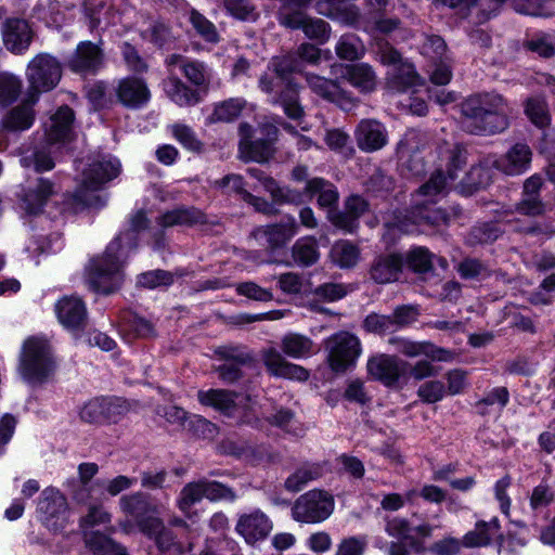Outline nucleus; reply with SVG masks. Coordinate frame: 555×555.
<instances>
[{
    "mask_svg": "<svg viewBox=\"0 0 555 555\" xmlns=\"http://www.w3.org/2000/svg\"><path fill=\"white\" fill-rule=\"evenodd\" d=\"M462 128L476 135L495 134L508 127V105L495 92L474 93L460 105Z\"/></svg>",
    "mask_w": 555,
    "mask_h": 555,
    "instance_id": "nucleus-1",
    "label": "nucleus"
},
{
    "mask_svg": "<svg viewBox=\"0 0 555 555\" xmlns=\"http://www.w3.org/2000/svg\"><path fill=\"white\" fill-rule=\"evenodd\" d=\"M149 220L144 212L138 211L131 219V231L117 236L107 246L104 255L91 260L89 266L88 284L91 289L108 295L117 291L121 283L122 276L120 273V255L122 237H127L134 246V234L147 227Z\"/></svg>",
    "mask_w": 555,
    "mask_h": 555,
    "instance_id": "nucleus-2",
    "label": "nucleus"
},
{
    "mask_svg": "<svg viewBox=\"0 0 555 555\" xmlns=\"http://www.w3.org/2000/svg\"><path fill=\"white\" fill-rule=\"evenodd\" d=\"M120 164L116 159H102L91 163L83 170L82 181L74 193V201L86 207L99 208L105 204V198L96 194L104 184L117 178Z\"/></svg>",
    "mask_w": 555,
    "mask_h": 555,
    "instance_id": "nucleus-3",
    "label": "nucleus"
},
{
    "mask_svg": "<svg viewBox=\"0 0 555 555\" xmlns=\"http://www.w3.org/2000/svg\"><path fill=\"white\" fill-rule=\"evenodd\" d=\"M53 362L47 343L39 339H28L24 345L21 359V374L28 382L41 383L53 371Z\"/></svg>",
    "mask_w": 555,
    "mask_h": 555,
    "instance_id": "nucleus-4",
    "label": "nucleus"
},
{
    "mask_svg": "<svg viewBox=\"0 0 555 555\" xmlns=\"http://www.w3.org/2000/svg\"><path fill=\"white\" fill-rule=\"evenodd\" d=\"M61 77L62 67L60 62L50 54H38L27 67L28 93H35L38 98L40 92L52 90L59 83Z\"/></svg>",
    "mask_w": 555,
    "mask_h": 555,
    "instance_id": "nucleus-5",
    "label": "nucleus"
},
{
    "mask_svg": "<svg viewBox=\"0 0 555 555\" xmlns=\"http://www.w3.org/2000/svg\"><path fill=\"white\" fill-rule=\"evenodd\" d=\"M325 349L328 351L327 363L331 370L335 373H345L354 365L361 352V345L354 335L339 332L326 339Z\"/></svg>",
    "mask_w": 555,
    "mask_h": 555,
    "instance_id": "nucleus-6",
    "label": "nucleus"
},
{
    "mask_svg": "<svg viewBox=\"0 0 555 555\" xmlns=\"http://www.w3.org/2000/svg\"><path fill=\"white\" fill-rule=\"evenodd\" d=\"M203 498H206L209 501H233L235 500L236 494L231 488L221 482L203 478L197 481L189 482L182 488L178 500V506L183 513L188 514L191 507L198 503Z\"/></svg>",
    "mask_w": 555,
    "mask_h": 555,
    "instance_id": "nucleus-7",
    "label": "nucleus"
},
{
    "mask_svg": "<svg viewBox=\"0 0 555 555\" xmlns=\"http://www.w3.org/2000/svg\"><path fill=\"white\" fill-rule=\"evenodd\" d=\"M334 509V499L322 490H311L300 495L292 508L295 520L314 524L325 520Z\"/></svg>",
    "mask_w": 555,
    "mask_h": 555,
    "instance_id": "nucleus-8",
    "label": "nucleus"
},
{
    "mask_svg": "<svg viewBox=\"0 0 555 555\" xmlns=\"http://www.w3.org/2000/svg\"><path fill=\"white\" fill-rule=\"evenodd\" d=\"M461 214L462 209L460 206L444 209L437 207L435 203L425 202L411 208L409 220L413 224L439 227L448 225L451 220L459 218Z\"/></svg>",
    "mask_w": 555,
    "mask_h": 555,
    "instance_id": "nucleus-9",
    "label": "nucleus"
},
{
    "mask_svg": "<svg viewBox=\"0 0 555 555\" xmlns=\"http://www.w3.org/2000/svg\"><path fill=\"white\" fill-rule=\"evenodd\" d=\"M409 363L395 356L380 354L367 361V372L387 387L395 386L406 372Z\"/></svg>",
    "mask_w": 555,
    "mask_h": 555,
    "instance_id": "nucleus-10",
    "label": "nucleus"
},
{
    "mask_svg": "<svg viewBox=\"0 0 555 555\" xmlns=\"http://www.w3.org/2000/svg\"><path fill=\"white\" fill-rule=\"evenodd\" d=\"M264 366L271 375L281 378L305 382L309 378V372L304 366L288 362L274 347L261 350Z\"/></svg>",
    "mask_w": 555,
    "mask_h": 555,
    "instance_id": "nucleus-11",
    "label": "nucleus"
},
{
    "mask_svg": "<svg viewBox=\"0 0 555 555\" xmlns=\"http://www.w3.org/2000/svg\"><path fill=\"white\" fill-rule=\"evenodd\" d=\"M221 453L233 455L236 457H245L246 460L258 464L261 462L278 463L281 460L279 453L272 452L264 446L254 447L246 442H237L234 440H222L219 446Z\"/></svg>",
    "mask_w": 555,
    "mask_h": 555,
    "instance_id": "nucleus-12",
    "label": "nucleus"
},
{
    "mask_svg": "<svg viewBox=\"0 0 555 555\" xmlns=\"http://www.w3.org/2000/svg\"><path fill=\"white\" fill-rule=\"evenodd\" d=\"M59 321L72 331L83 330L88 313L85 302L75 296H65L55 306Z\"/></svg>",
    "mask_w": 555,
    "mask_h": 555,
    "instance_id": "nucleus-13",
    "label": "nucleus"
},
{
    "mask_svg": "<svg viewBox=\"0 0 555 555\" xmlns=\"http://www.w3.org/2000/svg\"><path fill=\"white\" fill-rule=\"evenodd\" d=\"M298 224L293 217H288L285 221L260 227L253 231L255 238L264 237L270 250L284 247L297 233Z\"/></svg>",
    "mask_w": 555,
    "mask_h": 555,
    "instance_id": "nucleus-14",
    "label": "nucleus"
},
{
    "mask_svg": "<svg viewBox=\"0 0 555 555\" xmlns=\"http://www.w3.org/2000/svg\"><path fill=\"white\" fill-rule=\"evenodd\" d=\"M3 43L13 53L26 50L33 40V30L27 21L8 18L2 25Z\"/></svg>",
    "mask_w": 555,
    "mask_h": 555,
    "instance_id": "nucleus-15",
    "label": "nucleus"
},
{
    "mask_svg": "<svg viewBox=\"0 0 555 555\" xmlns=\"http://www.w3.org/2000/svg\"><path fill=\"white\" fill-rule=\"evenodd\" d=\"M356 141L364 152H375L387 143V133L384 126L374 119H363L356 129Z\"/></svg>",
    "mask_w": 555,
    "mask_h": 555,
    "instance_id": "nucleus-16",
    "label": "nucleus"
},
{
    "mask_svg": "<svg viewBox=\"0 0 555 555\" xmlns=\"http://www.w3.org/2000/svg\"><path fill=\"white\" fill-rule=\"evenodd\" d=\"M271 529V521L259 511L242 515L236 525L237 532L249 544L264 539L270 533Z\"/></svg>",
    "mask_w": 555,
    "mask_h": 555,
    "instance_id": "nucleus-17",
    "label": "nucleus"
},
{
    "mask_svg": "<svg viewBox=\"0 0 555 555\" xmlns=\"http://www.w3.org/2000/svg\"><path fill=\"white\" fill-rule=\"evenodd\" d=\"M37 100L35 93H28L27 99L23 103L10 109L2 119L3 130L17 132L30 128L35 119L33 106Z\"/></svg>",
    "mask_w": 555,
    "mask_h": 555,
    "instance_id": "nucleus-18",
    "label": "nucleus"
},
{
    "mask_svg": "<svg viewBox=\"0 0 555 555\" xmlns=\"http://www.w3.org/2000/svg\"><path fill=\"white\" fill-rule=\"evenodd\" d=\"M122 511L135 518L139 528L150 518H158V505L144 493H134L122 496L120 500Z\"/></svg>",
    "mask_w": 555,
    "mask_h": 555,
    "instance_id": "nucleus-19",
    "label": "nucleus"
},
{
    "mask_svg": "<svg viewBox=\"0 0 555 555\" xmlns=\"http://www.w3.org/2000/svg\"><path fill=\"white\" fill-rule=\"evenodd\" d=\"M74 121V112L68 106H62L50 118L46 129V140L48 143H65L72 140V125Z\"/></svg>",
    "mask_w": 555,
    "mask_h": 555,
    "instance_id": "nucleus-20",
    "label": "nucleus"
},
{
    "mask_svg": "<svg viewBox=\"0 0 555 555\" xmlns=\"http://www.w3.org/2000/svg\"><path fill=\"white\" fill-rule=\"evenodd\" d=\"M102 50L98 44L85 41L78 44L68 66L76 73H94L102 65Z\"/></svg>",
    "mask_w": 555,
    "mask_h": 555,
    "instance_id": "nucleus-21",
    "label": "nucleus"
},
{
    "mask_svg": "<svg viewBox=\"0 0 555 555\" xmlns=\"http://www.w3.org/2000/svg\"><path fill=\"white\" fill-rule=\"evenodd\" d=\"M150 90L144 80L128 77L119 81L117 96L127 107L137 108L150 100Z\"/></svg>",
    "mask_w": 555,
    "mask_h": 555,
    "instance_id": "nucleus-22",
    "label": "nucleus"
},
{
    "mask_svg": "<svg viewBox=\"0 0 555 555\" xmlns=\"http://www.w3.org/2000/svg\"><path fill=\"white\" fill-rule=\"evenodd\" d=\"M306 80L310 89L323 99L335 102L343 108L352 104V100L339 88L336 81L314 74H307Z\"/></svg>",
    "mask_w": 555,
    "mask_h": 555,
    "instance_id": "nucleus-23",
    "label": "nucleus"
},
{
    "mask_svg": "<svg viewBox=\"0 0 555 555\" xmlns=\"http://www.w3.org/2000/svg\"><path fill=\"white\" fill-rule=\"evenodd\" d=\"M247 172L250 177L257 179L264 190L270 193L273 203L283 205L298 204L300 202V194L297 191L286 186H280L275 179L268 176L264 171L258 168H248Z\"/></svg>",
    "mask_w": 555,
    "mask_h": 555,
    "instance_id": "nucleus-24",
    "label": "nucleus"
},
{
    "mask_svg": "<svg viewBox=\"0 0 555 555\" xmlns=\"http://www.w3.org/2000/svg\"><path fill=\"white\" fill-rule=\"evenodd\" d=\"M53 194L54 183L51 180L39 178L36 185L25 193L23 208L30 215H37L41 212Z\"/></svg>",
    "mask_w": 555,
    "mask_h": 555,
    "instance_id": "nucleus-25",
    "label": "nucleus"
},
{
    "mask_svg": "<svg viewBox=\"0 0 555 555\" xmlns=\"http://www.w3.org/2000/svg\"><path fill=\"white\" fill-rule=\"evenodd\" d=\"M402 266L403 258L400 255L380 256L371 267V278L379 284L397 281Z\"/></svg>",
    "mask_w": 555,
    "mask_h": 555,
    "instance_id": "nucleus-26",
    "label": "nucleus"
},
{
    "mask_svg": "<svg viewBox=\"0 0 555 555\" xmlns=\"http://www.w3.org/2000/svg\"><path fill=\"white\" fill-rule=\"evenodd\" d=\"M82 540L93 555H127L126 548L99 530H85Z\"/></svg>",
    "mask_w": 555,
    "mask_h": 555,
    "instance_id": "nucleus-27",
    "label": "nucleus"
},
{
    "mask_svg": "<svg viewBox=\"0 0 555 555\" xmlns=\"http://www.w3.org/2000/svg\"><path fill=\"white\" fill-rule=\"evenodd\" d=\"M141 531L155 539V543L162 553H166L171 550H176L181 553V547L176 543L172 531L165 528L159 518H150L142 522Z\"/></svg>",
    "mask_w": 555,
    "mask_h": 555,
    "instance_id": "nucleus-28",
    "label": "nucleus"
},
{
    "mask_svg": "<svg viewBox=\"0 0 555 555\" xmlns=\"http://www.w3.org/2000/svg\"><path fill=\"white\" fill-rule=\"evenodd\" d=\"M205 222L206 216L194 207H179L164 212L157 219V223L162 228H170L173 225H193Z\"/></svg>",
    "mask_w": 555,
    "mask_h": 555,
    "instance_id": "nucleus-29",
    "label": "nucleus"
},
{
    "mask_svg": "<svg viewBox=\"0 0 555 555\" xmlns=\"http://www.w3.org/2000/svg\"><path fill=\"white\" fill-rule=\"evenodd\" d=\"M236 397L237 395L234 391L224 389H210L208 391L198 392L201 403L211 405L228 416L232 415L236 410Z\"/></svg>",
    "mask_w": 555,
    "mask_h": 555,
    "instance_id": "nucleus-30",
    "label": "nucleus"
},
{
    "mask_svg": "<svg viewBox=\"0 0 555 555\" xmlns=\"http://www.w3.org/2000/svg\"><path fill=\"white\" fill-rule=\"evenodd\" d=\"M288 118L301 120L305 116L304 107L299 102V92L296 83L288 81L276 99Z\"/></svg>",
    "mask_w": 555,
    "mask_h": 555,
    "instance_id": "nucleus-31",
    "label": "nucleus"
},
{
    "mask_svg": "<svg viewBox=\"0 0 555 555\" xmlns=\"http://www.w3.org/2000/svg\"><path fill=\"white\" fill-rule=\"evenodd\" d=\"M167 95L179 106H191L199 101V93L184 85L177 77H169L165 83Z\"/></svg>",
    "mask_w": 555,
    "mask_h": 555,
    "instance_id": "nucleus-32",
    "label": "nucleus"
},
{
    "mask_svg": "<svg viewBox=\"0 0 555 555\" xmlns=\"http://www.w3.org/2000/svg\"><path fill=\"white\" fill-rule=\"evenodd\" d=\"M491 182V169L487 166H472L464 179L461 181V192L472 195L475 192L487 188Z\"/></svg>",
    "mask_w": 555,
    "mask_h": 555,
    "instance_id": "nucleus-33",
    "label": "nucleus"
},
{
    "mask_svg": "<svg viewBox=\"0 0 555 555\" xmlns=\"http://www.w3.org/2000/svg\"><path fill=\"white\" fill-rule=\"evenodd\" d=\"M332 261L343 269L354 267L360 258L359 247L349 241H337L331 248Z\"/></svg>",
    "mask_w": 555,
    "mask_h": 555,
    "instance_id": "nucleus-34",
    "label": "nucleus"
},
{
    "mask_svg": "<svg viewBox=\"0 0 555 555\" xmlns=\"http://www.w3.org/2000/svg\"><path fill=\"white\" fill-rule=\"evenodd\" d=\"M312 348V339L298 333H288L281 339L283 353L294 359L308 357Z\"/></svg>",
    "mask_w": 555,
    "mask_h": 555,
    "instance_id": "nucleus-35",
    "label": "nucleus"
},
{
    "mask_svg": "<svg viewBox=\"0 0 555 555\" xmlns=\"http://www.w3.org/2000/svg\"><path fill=\"white\" fill-rule=\"evenodd\" d=\"M531 150L525 143H516L505 156L504 171L508 175L522 172L531 162Z\"/></svg>",
    "mask_w": 555,
    "mask_h": 555,
    "instance_id": "nucleus-36",
    "label": "nucleus"
},
{
    "mask_svg": "<svg viewBox=\"0 0 555 555\" xmlns=\"http://www.w3.org/2000/svg\"><path fill=\"white\" fill-rule=\"evenodd\" d=\"M305 192L313 195L319 194L318 204L321 207H332L338 202V192L335 186L323 178L307 180Z\"/></svg>",
    "mask_w": 555,
    "mask_h": 555,
    "instance_id": "nucleus-37",
    "label": "nucleus"
},
{
    "mask_svg": "<svg viewBox=\"0 0 555 555\" xmlns=\"http://www.w3.org/2000/svg\"><path fill=\"white\" fill-rule=\"evenodd\" d=\"M246 106V101L243 99H229L218 103L211 115L208 116L209 124L216 122H231L237 119L242 111Z\"/></svg>",
    "mask_w": 555,
    "mask_h": 555,
    "instance_id": "nucleus-38",
    "label": "nucleus"
},
{
    "mask_svg": "<svg viewBox=\"0 0 555 555\" xmlns=\"http://www.w3.org/2000/svg\"><path fill=\"white\" fill-rule=\"evenodd\" d=\"M240 158L244 162L266 163L272 156L271 144L268 140L240 141Z\"/></svg>",
    "mask_w": 555,
    "mask_h": 555,
    "instance_id": "nucleus-39",
    "label": "nucleus"
},
{
    "mask_svg": "<svg viewBox=\"0 0 555 555\" xmlns=\"http://www.w3.org/2000/svg\"><path fill=\"white\" fill-rule=\"evenodd\" d=\"M54 143L46 142L39 146H36L33 154L29 156H24L21 159V164L25 168L34 167L37 172L52 170L55 166L51 146Z\"/></svg>",
    "mask_w": 555,
    "mask_h": 555,
    "instance_id": "nucleus-40",
    "label": "nucleus"
},
{
    "mask_svg": "<svg viewBox=\"0 0 555 555\" xmlns=\"http://www.w3.org/2000/svg\"><path fill=\"white\" fill-rule=\"evenodd\" d=\"M347 78L352 86L363 92L372 91L376 86V76L372 67L360 63L348 67Z\"/></svg>",
    "mask_w": 555,
    "mask_h": 555,
    "instance_id": "nucleus-41",
    "label": "nucleus"
},
{
    "mask_svg": "<svg viewBox=\"0 0 555 555\" xmlns=\"http://www.w3.org/2000/svg\"><path fill=\"white\" fill-rule=\"evenodd\" d=\"M421 83V77L410 63L401 64L395 69L388 78L387 85L396 91H405L406 89Z\"/></svg>",
    "mask_w": 555,
    "mask_h": 555,
    "instance_id": "nucleus-42",
    "label": "nucleus"
},
{
    "mask_svg": "<svg viewBox=\"0 0 555 555\" xmlns=\"http://www.w3.org/2000/svg\"><path fill=\"white\" fill-rule=\"evenodd\" d=\"M293 259L302 267L314 264L319 257L318 243L314 237L298 240L292 247Z\"/></svg>",
    "mask_w": 555,
    "mask_h": 555,
    "instance_id": "nucleus-43",
    "label": "nucleus"
},
{
    "mask_svg": "<svg viewBox=\"0 0 555 555\" xmlns=\"http://www.w3.org/2000/svg\"><path fill=\"white\" fill-rule=\"evenodd\" d=\"M467 149L461 143L448 145L443 152L446 159V171L451 181L457 177L456 171L461 170L467 162Z\"/></svg>",
    "mask_w": 555,
    "mask_h": 555,
    "instance_id": "nucleus-44",
    "label": "nucleus"
},
{
    "mask_svg": "<svg viewBox=\"0 0 555 555\" xmlns=\"http://www.w3.org/2000/svg\"><path fill=\"white\" fill-rule=\"evenodd\" d=\"M321 476V468L315 464H307L297 468L284 482L287 491L298 492L309 481L317 479Z\"/></svg>",
    "mask_w": 555,
    "mask_h": 555,
    "instance_id": "nucleus-45",
    "label": "nucleus"
},
{
    "mask_svg": "<svg viewBox=\"0 0 555 555\" xmlns=\"http://www.w3.org/2000/svg\"><path fill=\"white\" fill-rule=\"evenodd\" d=\"M335 50L339 59L354 61L364 53V46L356 35L347 34L340 37Z\"/></svg>",
    "mask_w": 555,
    "mask_h": 555,
    "instance_id": "nucleus-46",
    "label": "nucleus"
},
{
    "mask_svg": "<svg viewBox=\"0 0 555 555\" xmlns=\"http://www.w3.org/2000/svg\"><path fill=\"white\" fill-rule=\"evenodd\" d=\"M22 80L9 73H0V105L13 103L22 91Z\"/></svg>",
    "mask_w": 555,
    "mask_h": 555,
    "instance_id": "nucleus-47",
    "label": "nucleus"
},
{
    "mask_svg": "<svg viewBox=\"0 0 555 555\" xmlns=\"http://www.w3.org/2000/svg\"><path fill=\"white\" fill-rule=\"evenodd\" d=\"M185 430L203 439H214L218 435V427L199 415L190 416L189 422L185 424Z\"/></svg>",
    "mask_w": 555,
    "mask_h": 555,
    "instance_id": "nucleus-48",
    "label": "nucleus"
},
{
    "mask_svg": "<svg viewBox=\"0 0 555 555\" xmlns=\"http://www.w3.org/2000/svg\"><path fill=\"white\" fill-rule=\"evenodd\" d=\"M491 542V524L478 521L475 529L468 531L463 538V545L466 547H480Z\"/></svg>",
    "mask_w": 555,
    "mask_h": 555,
    "instance_id": "nucleus-49",
    "label": "nucleus"
},
{
    "mask_svg": "<svg viewBox=\"0 0 555 555\" xmlns=\"http://www.w3.org/2000/svg\"><path fill=\"white\" fill-rule=\"evenodd\" d=\"M215 353L227 363L238 365L251 364L254 357L245 348L238 346H221Z\"/></svg>",
    "mask_w": 555,
    "mask_h": 555,
    "instance_id": "nucleus-50",
    "label": "nucleus"
},
{
    "mask_svg": "<svg viewBox=\"0 0 555 555\" xmlns=\"http://www.w3.org/2000/svg\"><path fill=\"white\" fill-rule=\"evenodd\" d=\"M366 190L376 195H385L395 188V180L382 169H376L365 183Z\"/></svg>",
    "mask_w": 555,
    "mask_h": 555,
    "instance_id": "nucleus-51",
    "label": "nucleus"
},
{
    "mask_svg": "<svg viewBox=\"0 0 555 555\" xmlns=\"http://www.w3.org/2000/svg\"><path fill=\"white\" fill-rule=\"evenodd\" d=\"M499 236L500 231L495 225L485 223L473 228L466 237V242L470 246L490 244L498 240Z\"/></svg>",
    "mask_w": 555,
    "mask_h": 555,
    "instance_id": "nucleus-52",
    "label": "nucleus"
},
{
    "mask_svg": "<svg viewBox=\"0 0 555 555\" xmlns=\"http://www.w3.org/2000/svg\"><path fill=\"white\" fill-rule=\"evenodd\" d=\"M406 264L415 273H425L431 271V255L426 248H414L406 255Z\"/></svg>",
    "mask_w": 555,
    "mask_h": 555,
    "instance_id": "nucleus-53",
    "label": "nucleus"
},
{
    "mask_svg": "<svg viewBox=\"0 0 555 555\" xmlns=\"http://www.w3.org/2000/svg\"><path fill=\"white\" fill-rule=\"evenodd\" d=\"M190 21L197 34L206 41L217 42L219 40V35L215 25L196 10L191 11Z\"/></svg>",
    "mask_w": 555,
    "mask_h": 555,
    "instance_id": "nucleus-54",
    "label": "nucleus"
},
{
    "mask_svg": "<svg viewBox=\"0 0 555 555\" xmlns=\"http://www.w3.org/2000/svg\"><path fill=\"white\" fill-rule=\"evenodd\" d=\"M420 315L417 305H402L393 310L390 315L392 327H405L414 323Z\"/></svg>",
    "mask_w": 555,
    "mask_h": 555,
    "instance_id": "nucleus-55",
    "label": "nucleus"
},
{
    "mask_svg": "<svg viewBox=\"0 0 555 555\" xmlns=\"http://www.w3.org/2000/svg\"><path fill=\"white\" fill-rule=\"evenodd\" d=\"M227 11L240 20H256L258 13L249 0H223Z\"/></svg>",
    "mask_w": 555,
    "mask_h": 555,
    "instance_id": "nucleus-56",
    "label": "nucleus"
},
{
    "mask_svg": "<svg viewBox=\"0 0 555 555\" xmlns=\"http://www.w3.org/2000/svg\"><path fill=\"white\" fill-rule=\"evenodd\" d=\"M272 67L275 74L282 79L293 73L301 70L300 61L296 54H286L274 57L272 61Z\"/></svg>",
    "mask_w": 555,
    "mask_h": 555,
    "instance_id": "nucleus-57",
    "label": "nucleus"
},
{
    "mask_svg": "<svg viewBox=\"0 0 555 555\" xmlns=\"http://www.w3.org/2000/svg\"><path fill=\"white\" fill-rule=\"evenodd\" d=\"M111 521V515L102 506H90L88 514L80 518L81 531L93 530L95 526L106 525Z\"/></svg>",
    "mask_w": 555,
    "mask_h": 555,
    "instance_id": "nucleus-58",
    "label": "nucleus"
},
{
    "mask_svg": "<svg viewBox=\"0 0 555 555\" xmlns=\"http://www.w3.org/2000/svg\"><path fill=\"white\" fill-rule=\"evenodd\" d=\"M526 114L540 128L547 126L550 122L546 105L540 100L528 99L526 102Z\"/></svg>",
    "mask_w": 555,
    "mask_h": 555,
    "instance_id": "nucleus-59",
    "label": "nucleus"
},
{
    "mask_svg": "<svg viewBox=\"0 0 555 555\" xmlns=\"http://www.w3.org/2000/svg\"><path fill=\"white\" fill-rule=\"evenodd\" d=\"M302 30L308 38L318 40L321 43L330 38L331 33V28L325 21L310 17H307Z\"/></svg>",
    "mask_w": 555,
    "mask_h": 555,
    "instance_id": "nucleus-60",
    "label": "nucleus"
},
{
    "mask_svg": "<svg viewBox=\"0 0 555 555\" xmlns=\"http://www.w3.org/2000/svg\"><path fill=\"white\" fill-rule=\"evenodd\" d=\"M42 494L43 499L39 502V509L42 513L54 516L61 509H64L66 503L64 496L60 492L54 490H44Z\"/></svg>",
    "mask_w": 555,
    "mask_h": 555,
    "instance_id": "nucleus-61",
    "label": "nucleus"
},
{
    "mask_svg": "<svg viewBox=\"0 0 555 555\" xmlns=\"http://www.w3.org/2000/svg\"><path fill=\"white\" fill-rule=\"evenodd\" d=\"M105 418L117 422L118 418L130 411V403L122 398H103Z\"/></svg>",
    "mask_w": 555,
    "mask_h": 555,
    "instance_id": "nucleus-62",
    "label": "nucleus"
},
{
    "mask_svg": "<svg viewBox=\"0 0 555 555\" xmlns=\"http://www.w3.org/2000/svg\"><path fill=\"white\" fill-rule=\"evenodd\" d=\"M446 392V387L440 380L426 382L420 386L417 396L426 403L440 401Z\"/></svg>",
    "mask_w": 555,
    "mask_h": 555,
    "instance_id": "nucleus-63",
    "label": "nucleus"
},
{
    "mask_svg": "<svg viewBox=\"0 0 555 555\" xmlns=\"http://www.w3.org/2000/svg\"><path fill=\"white\" fill-rule=\"evenodd\" d=\"M526 545V541L516 533L500 534L498 537L499 555H515Z\"/></svg>",
    "mask_w": 555,
    "mask_h": 555,
    "instance_id": "nucleus-64",
    "label": "nucleus"
}]
</instances>
